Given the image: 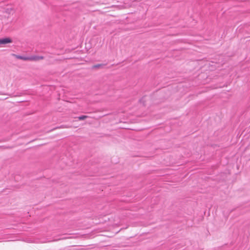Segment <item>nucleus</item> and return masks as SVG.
Returning a JSON list of instances; mask_svg holds the SVG:
<instances>
[{
  "instance_id": "obj_6",
  "label": "nucleus",
  "mask_w": 250,
  "mask_h": 250,
  "mask_svg": "<svg viewBox=\"0 0 250 250\" xmlns=\"http://www.w3.org/2000/svg\"><path fill=\"white\" fill-rule=\"evenodd\" d=\"M143 98L140 100V102H142V101H143Z\"/></svg>"
},
{
  "instance_id": "obj_2",
  "label": "nucleus",
  "mask_w": 250,
  "mask_h": 250,
  "mask_svg": "<svg viewBox=\"0 0 250 250\" xmlns=\"http://www.w3.org/2000/svg\"><path fill=\"white\" fill-rule=\"evenodd\" d=\"M30 61H37L40 60H43L44 59V57L42 56H31L29 57Z\"/></svg>"
},
{
  "instance_id": "obj_1",
  "label": "nucleus",
  "mask_w": 250,
  "mask_h": 250,
  "mask_svg": "<svg viewBox=\"0 0 250 250\" xmlns=\"http://www.w3.org/2000/svg\"><path fill=\"white\" fill-rule=\"evenodd\" d=\"M12 40L9 37L0 39V44H5L12 43Z\"/></svg>"
},
{
  "instance_id": "obj_5",
  "label": "nucleus",
  "mask_w": 250,
  "mask_h": 250,
  "mask_svg": "<svg viewBox=\"0 0 250 250\" xmlns=\"http://www.w3.org/2000/svg\"><path fill=\"white\" fill-rule=\"evenodd\" d=\"M104 65L103 64H97L93 65V68H100Z\"/></svg>"
},
{
  "instance_id": "obj_4",
  "label": "nucleus",
  "mask_w": 250,
  "mask_h": 250,
  "mask_svg": "<svg viewBox=\"0 0 250 250\" xmlns=\"http://www.w3.org/2000/svg\"><path fill=\"white\" fill-rule=\"evenodd\" d=\"M86 118H87V116L82 115V116H81L76 118V119H77L78 120H83Z\"/></svg>"
},
{
  "instance_id": "obj_3",
  "label": "nucleus",
  "mask_w": 250,
  "mask_h": 250,
  "mask_svg": "<svg viewBox=\"0 0 250 250\" xmlns=\"http://www.w3.org/2000/svg\"><path fill=\"white\" fill-rule=\"evenodd\" d=\"M16 58L17 59H20V60H24V61H26V60H30V58H29V57H24V56H20V55H15Z\"/></svg>"
}]
</instances>
